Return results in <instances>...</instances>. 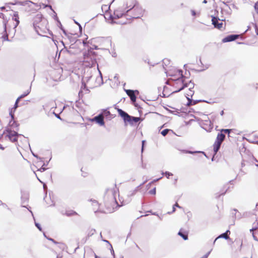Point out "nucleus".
I'll list each match as a JSON object with an SVG mask.
<instances>
[{
	"instance_id": "1",
	"label": "nucleus",
	"mask_w": 258,
	"mask_h": 258,
	"mask_svg": "<svg viewBox=\"0 0 258 258\" xmlns=\"http://www.w3.org/2000/svg\"><path fill=\"white\" fill-rule=\"evenodd\" d=\"M118 191L116 184L106 189L104 197V213H111L114 212L117 208L123 206V204L119 205L116 202L115 196Z\"/></svg>"
},
{
	"instance_id": "2",
	"label": "nucleus",
	"mask_w": 258,
	"mask_h": 258,
	"mask_svg": "<svg viewBox=\"0 0 258 258\" xmlns=\"http://www.w3.org/2000/svg\"><path fill=\"white\" fill-rule=\"evenodd\" d=\"M33 25L37 33L41 36H45L48 32V22L42 14H38L33 18Z\"/></svg>"
},
{
	"instance_id": "3",
	"label": "nucleus",
	"mask_w": 258,
	"mask_h": 258,
	"mask_svg": "<svg viewBox=\"0 0 258 258\" xmlns=\"http://www.w3.org/2000/svg\"><path fill=\"white\" fill-rule=\"evenodd\" d=\"M232 129H221L220 133L217 134L216 140L213 145L214 154H216L219 151L222 142L225 139V134H227L229 138L230 134L232 132Z\"/></svg>"
},
{
	"instance_id": "4",
	"label": "nucleus",
	"mask_w": 258,
	"mask_h": 258,
	"mask_svg": "<svg viewBox=\"0 0 258 258\" xmlns=\"http://www.w3.org/2000/svg\"><path fill=\"white\" fill-rule=\"evenodd\" d=\"M127 8H130L127 12L132 19L141 18L144 14V10L136 2H133L132 5L127 6Z\"/></svg>"
},
{
	"instance_id": "5",
	"label": "nucleus",
	"mask_w": 258,
	"mask_h": 258,
	"mask_svg": "<svg viewBox=\"0 0 258 258\" xmlns=\"http://www.w3.org/2000/svg\"><path fill=\"white\" fill-rule=\"evenodd\" d=\"M171 79L176 82V84H180V87L178 89V91H180L184 88L186 86L185 77L182 75V71L177 70L176 71L175 74L171 76Z\"/></svg>"
},
{
	"instance_id": "6",
	"label": "nucleus",
	"mask_w": 258,
	"mask_h": 258,
	"mask_svg": "<svg viewBox=\"0 0 258 258\" xmlns=\"http://www.w3.org/2000/svg\"><path fill=\"white\" fill-rule=\"evenodd\" d=\"M117 112L125 122H128L130 124H133L134 122H137L141 119L140 117H134L129 115L127 113L121 109H117Z\"/></svg>"
},
{
	"instance_id": "7",
	"label": "nucleus",
	"mask_w": 258,
	"mask_h": 258,
	"mask_svg": "<svg viewBox=\"0 0 258 258\" xmlns=\"http://www.w3.org/2000/svg\"><path fill=\"white\" fill-rule=\"evenodd\" d=\"M7 136L12 142H17L19 138H23V137L19 135L16 132L12 131L9 128L6 130Z\"/></svg>"
},
{
	"instance_id": "8",
	"label": "nucleus",
	"mask_w": 258,
	"mask_h": 258,
	"mask_svg": "<svg viewBox=\"0 0 258 258\" xmlns=\"http://www.w3.org/2000/svg\"><path fill=\"white\" fill-rule=\"evenodd\" d=\"M90 209L94 213H104V207L103 205L99 204L97 201H91Z\"/></svg>"
},
{
	"instance_id": "9",
	"label": "nucleus",
	"mask_w": 258,
	"mask_h": 258,
	"mask_svg": "<svg viewBox=\"0 0 258 258\" xmlns=\"http://www.w3.org/2000/svg\"><path fill=\"white\" fill-rule=\"evenodd\" d=\"M84 61L88 62L89 65H93L95 62V55L94 52L90 51L84 54Z\"/></svg>"
},
{
	"instance_id": "10",
	"label": "nucleus",
	"mask_w": 258,
	"mask_h": 258,
	"mask_svg": "<svg viewBox=\"0 0 258 258\" xmlns=\"http://www.w3.org/2000/svg\"><path fill=\"white\" fill-rule=\"evenodd\" d=\"M132 19L130 17V15H128L127 12L124 14L119 20L118 21L116 22V23L120 24L121 25H124L127 24H130L132 22Z\"/></svg>"
},
{
	"instance_id": "11",
	"label": "nucleus",
	"mask_w": 258,
	"mask_h": 258,
	"mask_svg": "<svg viewBox=\"0 0 258 258\" xmlns=\"http://www.w3.org/2000/svg\"><path fill=\"white\" fill-rule=\"evenodd\" d=\"M123 15H124V14H123L122 11L119 9H117L114 11L113 15H112L111 14L109 15V18H110L112 20H119Z\"/></svg>"
},
{
	"instance_id": "12",
	"label": "nucleus",
	"mask_w": 258,
	"mask_h": 258,
	"mask_svg": "<svg viewBox=\"0 0 258 258\" xmlns=\"http://www.w3.org/2000/svg\"><path fill=\"white\" fill-rule=\"evenodd\" d=\"M212 22V24L215 28L221 29L223 27V24L222 22H220V20L218 18L213 17Z\"/></svg>"
},
{
	"instance_id": "13",
	"label": "nucleus",
	"mask_w": 258,
	"mask_h": 258,
	"mask_svg": "<svg viewBox=\"0 0 258 258\" xmlns=\"http://www.w3.org/2000/svg\"><path fill=\"white\" fill-rule=\"evenodd\" d=\"M62 72V69H60L57 70L53 71L51 74L53 79L55 81L59 80L61 77V73Z\"/></svg>"
},
{
	"instance_id": "14",
	"label": "nucleus",
	"mask_w": 258,
	"mask_h": 258,
	"mask_svg": "<svg viewBox=\"0 0 258 258\" xmlns=\"http://www.w3.org/2000/svg\"><path fill=\"white\" fill-rule=\"evenodd\" d=\"M92 121H95L100 125H104V116L103 114H100L99 115L94 117L92 119Z\"/></svg>"
},
{
	"instance_id": "15",
	"label": "nucleus",
	"mask_w": 258,
	"mask_h": 258,
	"mask_svg": "<svg viewBox=\"0 0 258 258\" xmlns=\"http://www.w3.org/2000/svg\"><path fill=\"white\" fill-rule=\"evenodd\" d=\"M239 35H228L223 39V42H227L235 40L238 38Z\"/></svg>"
},
{
	"instance_id": "16",
	"label": "nucleus",
	"mask_w": 258,
	"mask_h": 258,
	"mask_svg": "<svg viewBox=\"0 0 258 258\" xmlns=\"http://www.w3.org/2000/svg\"><path fill=\"white\" fill-rule=\"evenodd\" d=\"M101 9H102V11L103 13H104V15H105L106 16H109V15L110 14V5H109V4H107V5H103L102 6V7H101Z\"/></svg>"
},
{
	"instance_id": "17",
	"label": "nucleus",
	"mask_w": 258,
	"mask_h": 258,
	"mask_svg": "<svg viewBox=\"0 0 258 258\" xmlns=\"http://www.w3.org/2000/svg\"><path fill=\"white\" fill-rule=\"evenodd\" d=\"M178 235L181 236L184 240L188 239V232L184 230L183 229L181 228L178 233Z\"/></svg>"
},
{
	"instance_id": "18",
	"label": "nucleus",
	"mask_w": 258,
	"mask_h": 258,
	"mask_svg": "<svg viewBox=\"0 0 258 258\" xmlns=\"http://www.w3.org/2000/svg\"><path fill=\"white\" fill-rule=\"evenodd\" d=\"M125 92L133 102H135L136 101V96L135 94V92L133 90H125Z\"/></svg>"
},
{
	"instance_id": "19",
	"label": "nucleus",
	"mask_w": 258,
	"mask_h": 258,
	"mask_svg": "<svg viewBox=\"0 0 258 258\" xmlns=\"http://www.w3.org/2000/svg\"><path fill=\"white\" fill-rule=\"evenodd\" d=\"M230 233V231L228 230L226 231V232H225L224 233H223L222 234H221L220 235H219L218 237H217L215 241H214V242H215L219 238H224L226 239H229V234Z\"/></svg>"
},
{
	"instance_id": "20",
	"label": "nucleus",
	"mask_w": 258,
	"mask_h": 258,
	"mask_svg": "<svg viewBox=\"0 0 258 258\" xmlns=\"http://www.w3.org/2000/svg\"><path fill=\"white\" fill-rule=\"evenodd\" d=\"M258 228V222H254L253 224V226L252 228L250 229L251 231H252V235L254 239L257 240V237L255 235V233L254 232V231L256 230Z\"/></svg>"
},
{
	"instance_id": "21",
	"label": "nucleus",
	"mask_w": 258,
	"mask_h": 258,
	"mask_svg": "<svg viewBox=\"0 0 258 258\" xmlns=\"http://www.w3.org/2000/svg\"><path fill=\"white\" fill-rule=\"evenodd\" d=\"M64 215L67 216H73L78 215V214L76 212L73 210H68L66 211Z\"/></svg>"
},
{
	"instance_id": "22",
	"label": "nucleus",
	"mask_w": 258,
	"mask_h": 258,
	"mask_svg": "<svg viewBox=\"0 0 258 258\" xmlns=\"http://www.w3.org/2000/svg\"><path fill=\"white\" fill-rule=\"evenodd\" d=\"M13 19L16 22V26H17L19 24V17L17 12L14 13Z\"/></svg>"
},
{
	"instance_id": "23",
	"label": "nucleus",
	"mask_w": 258,
	"mask_h": 258,
	"mask_svg": "<svg viewBox=\"0 0 258 258\" xmlns=\"http://www.w3.org/2000/svg\"><path fill=\"white\" fill-rule=\"evenodd\" d=\"M29 93V92L28 91L27 92H25L24 94L21 95L20 97H19L16 102V104H17L18 102V101L20 100V99L26 96Z\"/></svg>"
},
{
	"instance_id": "24",
	"label": "nucleus",
	"mask_w": 258,
	"mask_h": 258,
	"mask_svg": "<svg viewBox=\"0 0 258 258\" xmlns=\"http://www.w3.org/2000/svg\"><path fill=\"white\" fill-rule=\"evenodd\" d=\"M169 129H165L164 130H163L161 134L163 136H165L169 132Z\"/></svg>"
},
{
	"instance_id": "25",
	"label": "nucleus",
	"mask_w": 258,
	"mask_h": 258,
	"mask_svg": "<svg viewBox=\"0 0 258 258\" xmlns=\"http://www.w3.org/2000/svg\"><path fill=\"white\" fill-rule=\"evenodd\" d=\"M165 176L167 178H169V177L170 176H172L173 174L172 173H170V172H165V173H164Z\"/></svg>"
},
{
	"instance_id": "26",
	"label": "nucleus",
	"mask_w": 258,
	"mask_h": 258,
	"mask_svg": "<svg viewBox=\"0 0 258 258\" xmlns=\"http://www.w3.org/2000/svg\"><path fill=\"white\" fill-rule=\"evenodd\" d=\"M173 86L177 88V90H176L175 92H179V91H178V89L180 87V84L179 83L178 84H176V82H174V83L173 84Z\"/></svg>"
},
{
	"instance_id": "27",
	"label": "nucleus",
	"mask_w": 258,
	"mask_h": 258,
	"mask_svg": "<svg viewBox=\"0 0 258 258\" xmlns=\"http://www.w3.org/2000/svg\"><path fill=\"white\" fill-rule=\"evenodd\" d=\"M110 113L109 111L107 110H105L103 111V115H105V116H108L109 115H110Z\"/></svg>"
},
{
	"instance_id": "28",
	"label": "nucleus",
	"mask_w": 258,
	"mask_h": 258,
	"mask_svg": "<svg viewBox=\"0 0 258 258\" xmlns=\"http://www.w3.org/2000/svg\"><path fill=\"white\" fill-rule=\"evenodd\" d=\"M254 9L256 13L258 14V1L255 4Z\"/></svg>"
},
{
	"instance_id": "29",
	"label": "nucleus",
	"mask_w": 258,
	"mask_h": 258,
	"mask_svg": "<svg viewBox=\"0 0 258 258\" xmlns=\"http://www.w3.org/2000/svg\"><path fill=\"white\" fill-rule=\"evenodd\" d=\"M150 194L155 195L156 194V188H154L153 189L150 191Z\"/></svg>"
},
{
	"instance_id": "30",
	"label": "nucleus",
	"mask_w": 258,
	"mask_h": 258,
	"mask_svg": "<svg viewBox=\"0 0 258 258\" xmlns=\"http://www.w3.org/2000/svg\"><path fill=\"white\" fill-rule=\"evenodd\" d=\"M3 37V40H8V36L7 34L5 35Z\"/></svg>"
},
{
	"instance_id": "31",
	"label": "nucleus",
	"mask_w": 258,
	"mask_h": 258,
	"mask_svg": "<svg viewBox=\"0 0 258 258\" xmlns=\"http://www.w3.org/2000/svg\"><path fill=\"white\" fill-rule=\"evenodd\" d=\"M208 255H209V253H207L206 254L203 255L202 257H201V258H207L208 256Z\"/></svg>"
},
{
	"instance_id": "32",
	"label": "nucleus",
	"mask_w": 258,
	"mask_h": 258,
	"mask_svg": "<svg viewBox=\"0 0 258 258\" xmlns=\"http://www.w3.org/2000/svg\"><path fill=\"white\" fill-rule=\"evenodd\" d=\"M173 206L175 207H178L179 208H180L181 207L179 206L178 204L177 203H176Z\"/></svg>"
},
{
	"instance_id": "33",
	"label": "nucleus",
	"mask_w": 258,
	"mask_h": 258,
	"mask_svg": "<svg viewBox=\"0 0 258 258\" xmlns=\"http://www.w3.org/2000/svg\"><path fill=\"white\" fill-rule=\"evenodd\" d=\"M4 14L2 13H0V18H4Z\"/></svg>"
},
{
	"instance_id": "34",
	"label": "nucleus",
	"mask_w": 258,
	"mask_h": 258,
	"mask_svg": "<svg viewBox=\"0 0 258 258\" xmlns=\"http://www.w3.org/2000/svg\"><path fill=\"white\" fill-rule=\"evenodd\" d=\"M191 13H192V15L193 16H195L196 15V12L195 11H191Z\"/></svg>"
},
{
	"instance_id": "35",
	"label": "nucleus",
	"mask_w": 258,
	"mask_h": 258,
	"mask_svg": "<svg viewBox=\"0 0 258 258\" xmlns=\"http://www.w3.org/2000/svg\"><path fill=\"white\" fill-rule=\"evenodd\" d=\"M175 207L174 206H173V211H172L173 212H175Z\"/></svg>"
},
{
	"instance_id": "36",
	"label": "nucleus",
	"mask_w": 258,
	"mask_h": 258,
	"mask_svg": "<svg viewBox=\"0 0 258 258\" xmlns=\"http://www.w3.org/2000/svg\"><path fill=\"white\" fill-rule=\"evenodd\" d=\"M36 226L40 229L41 230L40 228L39 227L38 225L37 224H36Z\"/></svg>"
},
{
	"instance_id": "37",
	"label": "nucleus",
	"mask_w": 258,
	"mask_h": 258,
	"mask_svg": "<svg viewBox=\"0 0 258 258\" xmlns=\"http://www.w3.org/2000/svg\"><path fill=\"white\" fill-rule=\"evenodd\" d=\"M207 3V1L206 0H204L203 1V3H205V4H206Z\"/></svg>"
},
{
	"instance_id": "38",
	"label": "nucleus",
	"mask_w": 258,
	"mask_h": 258,
	"mask_svg": "<svg viewBox=\"0 0 258 258\" xmlns=\"http://www.w3.org/2000/svg\"><path fill=\"white\" fill-rule=\"evenodd\" d=\"M256 33L257 35H258V29L256 30Z\"/></svg>"
},
{
	"instance_id": "39",
	"label": "nucleus",
	"mask_w": 258,
	"mask_h": 258,
	"mask_svg": "<svg viewBox=\"0 0 258 258\" xmlns=\"http://www.w3.org/2000/svg\"><path fill=\"white\" fill-rule=\"evenodd\" d=\"M223 114H224V111H222L221 112V115H223Z\"/></svg>"
},
{
	"instance_id": "40",
	"label": "nucleus",
	"mask_w": 258,
	"mask_h": 258,
	"mask_svg": "<svg viewBox=\"0 0 258 258\" xmlns=\"http://www.w3.org/2000/svg\"><path fill=\"white\" fill-rule=\"evenodd\" d=\"M51 240H52V241H54L53 239H50Z\"/></svg>"
}]
</instances>
